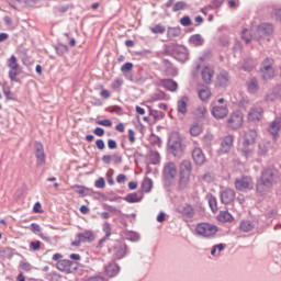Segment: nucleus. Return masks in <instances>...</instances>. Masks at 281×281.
<instances>
[{
  "label": "nucleus",
  "instance_id": "obj_1",
  "mask_svg": "<svg viewBox=\"0 0 281 281\" xmlns=\"http://www.w3.org/2000/svg\"><path fill=\"white\" fill-rule=\"evenodd\" d=\"M276 181H278V176H277L276 169H271V168L265 169L261 172L260 180L257 183L258 194H260L262 196L266 193H268L269 190H271V188H273V183H276Z\"/></svg>",
  "mask_w": 281,
  "mask_h": 281
},
{
  "label": "nucleus",
  "instance_id": "obj_2",
  "mask_svg": "<svg viewBox=\"0 0 281 281\" xmlns=\"http://www.w3.org/2000/svg\"><path fill=\"white\" fill-rule=\"evenodd\" d=\"M192 176V162L190 160H182L178 172V188L186 190L190 186V177Z\"/></svg>",
  "mask_w": 281,
  "mask_h": 281
},
{
  "label": "nucleus",
  "instance_id": "obj_3",
  "mask_svg": "<svg viewBox=\"0 0 281 281\" xmlns=\"http://www.w3.org/2000/svg\"><path fill=\"white\" fill-rule=\"evenodd\" d=\"M168 148L173 157H181V155H183V145L181 144V136L178 132H172L170 134Z\"/></svg>",
  "mask_w": 281,
  "mask_h": 281
},
{
  "label": "nucleus",
  "instance_id": "obj_4",
  "mask_svg": "<svg viewBox=\"0 0 281 281\" xmlns=\"http://www.w3.org/2000/svg\"><path fill=\"white\" fill-rule=\"evenodd\" d=\"M162 179L167 188H170V186L175 183V179H177V165L175 162L169 161L165 164L162 169Z\"/></svg>",
  "mask_w": 281,
  "mask_h": 281
},
{
  "label": "nucleus",
  "instance_id": "obj_5",
  "mask_svg": "<svg viewBox=\"0 0 281 281\" xmlns=\"http://www.w3.org/2000/svg\"><path fill=\"white\" fill-rule=\"evenodd\" d=\"M260 76L262 80H271L276 76V69H273V58L267 57L261 63Z\"/></svg>",
  "mask_w": 281,
  "mask_h": 281
},
{
  "label": "nucleus",
  "instance_id": "obj_6",
  "mask_svg": "<svg viewBox=\"0 0 281 281\" xmlns=\"http://www.w3.org/2000/svg\"><path fill=\"white\" fill-rule=\"evenodd\" d=\"M216 232H218V227L210 223H200L195 227L198 236H203V238H210L211 236H214Z\"/></svg>",
  "mask_w": 281,
  "mask_h": 281
},
{
  "label": "nucleus",
  "instance_id": "obj_7",
  "mask_svg": "<svg viewBox=\"0 0 281 281\" xmlns=\"http://www.w3.org/2000/svg\"><path fill=\"white\" fill-rule=\"evenodd\" d=\"M235 188L239 192H245L247 190H254V179L249 176H243L235 180Z\"/></svg>",
  "mask_w": 281,
  "mask_h": 281
},
{
  "label": "nucleus",
  "instance_id": "obj_8",
  "mask_svg": "<svg viewBox=\"0 0 281 281\" xmlns=\"http://www.w3.org/2000/svg\"><path fill=\"white\" fill-rule=\"evenodd\" d=\"M171 54L173 58L178 60V63H186L190 58L188 48L186 47L175 46L171 50Z\"/></svg>",
  "mask_w": 281,
  "mask_h": 281
},
{
  "label": "nucleus",
  "instance_id": "obj_9",
  "mask_svg": "<svg viewBox=\"0 0 281 281\" xmlns=\"http://www.w3.org/2000/svg\"><path fill=\"white\" fill-rule=\"evenodd\" d=\"M256 137H258V132H256V130H248L244 132V135H243L244 148H249V146H254V144H256Z\"/></svg>",
  "mask_w": 281,
  "mask_h": 281
},
{
  "label": "nucleus",
  "instance_id": "obj_10",
  "mask_svg": "<svg viewBox=\"0 0 281 281\" xmlns=\"http://www.w3.org/2000/svg\"><path fill=\"white\" fill-rule=\"evenodd\" d=\"M125 256H128V246L124 243H119L113 248V259L122 260Z\"/></svg>",
  "mask_w": 281,
  "mask_h": 281
},
{
  "label": "nucleus",
  "instance_id": "obj_11",
  "mask_svg": "<svg viewBox=\"0 0 281 281\" xmlns=\"http://www.w3.org/2000/svg\"><path fill=\"white\" fill-rule=\"evenodd\" d=\"M262 115H265V110L261 106H252L248 111L247 120L248 122H260Z\"/></svg>",
  "mask_w": 281,
  "mask_h": 281
},
{
  "label": "nucleus",
  "instance_id": "obj_12",
  "mask_svg": "<svg viewBox=\"0 0 281 281\" xmlns=\"http://www.w3.org/2000/svg\"><path fill=\"white\" fill-rule=\"evenodd\" d=\"M228 128H240L243 126V114L240 112H234L227 120Z\"/></svg>",
  "mask_w": 281,
  "mask_h": 281
},
{
  "label": "nucleus",
  "instance_id": "obj_13",
  "mask_svg": "<svg viewBox=\"0 0 281 281\" xmlns=\"http://www.w3.org/2000/svg\"><path fill=\"white\" fill-rule=\"evenodd\" d=\"M75 262L68 259H61L57 261V269L64 273H72L76 270Z\"/></svg>",
  "mask_w": 281,
  "mask_h": 281
},
{
  "label": "nucleus",
  "instance_id": "obj_14",
  "mask_svg": "<svg viewBox=\"0 0 281 281\" xmlns=\"http://www.w3.org/2000/svg\"><path fill=\"white\" fill-rule=\"evenodd\" d=\"M266 102H281V85L274 86L266 94Z\"/></svg>",
  "mask_w": 281,
  "mask_h": 281
},
{
  "label": "nucleus",
  "instance_id": "obj_15",
  "mask_svg": "<svg viewBox=\"0 0 281 281\" xmlns=\"http://www.w3.org/2000/svg\"><path fill=\"white\" fill-rule=\"evenodd\" d=\"M254 229H258V221L256 220H243L239 223V231L248 234V232H254Z\"/></svg>",
  "mask_w": 281,
  "mask_h": 281
},
{
  "label": "nucleus",
  "instance_id": "obj_16",
  "mask_svg": "<svg viewBox=\"0 0 281 281\" xmlns=\"http://www.w3.org/2000/svg\"><path fill=\"white\" fill-rule=\"evenodd\" d=\"M220 196L224 205H229V203H233L234 199H236V192L234 191V189H225L221 191Z\"/></svg>",
  "mask_w": 281,
  "mask_h": 281
},
{
  "label": "nucleus",
  "instance_id": "obj_17",
  "mask_svg": "<svg viewBox=\"0 0 281 281\" xmlns=\"http://www.w3.org/2000/svg\"><path fill=\"white\" fill-rule=\"evenodd\" d=\"M232 146H234V136L233 135L225 136L222 139L220 153L222 155L229 153L232 150Z\"/></svg>",
  "mask_w": 281,
  "mask_h": 281
},
{
  "label": "nucleus",
  "instance_id": "obj_18",
  "mask_svg": "<svg viewBox=\"0 0 281 281\" xmlns=\"http://www.w3.org/2000/svg\"><path fill=\"white\" fill-rule=\"evenodd\" d=\"M35 157L37 159V166H43L45 164V149L43 148V143L35 142Z\"/></svg>",
  "mask_w": 281,
  "mask_h": 281
},
{
  "label": "nucleus",
  "instance_id": "obj_19",
  "mask_svg": "<svg viewBox=\"0 0 281 281\" xmlns=\"http://www.w3.org/2000/svg\"><path fill=\"white\" fill-rule=\"evenodd\" d=\"M227 113H229L227 105H215L212 109V115L215 120H223L224 117H227Z\"/></svg>",
  "mask_w": 281,
  "mask_h": 281
},
{
  "label": "nucleus",
  "instance_id": "obj_20",
  "mask_svg": "<svg viewBox=\"0 0 281 281\" xmlns=\"http://www.w3.org/2000/svg\"><path fill=\"white\" fill-rule=\"evenodd\" d=\"M280 128H281V117H277L270 123L268 132L272 135L274 139H278L280 135Z\"/></svg>",
  "mask_w": 281,
  "mask_h": 281
},
{
  "label": "nucleus",
  "instance_id": "obj_21",
  "mask_svg": "<svg viewBox=\"0 0 281 281\" xmlns=\"http://www.w3.org/2000/svg\"><path fill=\"white\" fill-rule=\"evenodd\" d=\"M192 159L196 166H203V164H205V155L203 154V149L195 147L192 150Z\"/></svg>",
  "mask_w": 281,
  "mask_h": 281
},
{
  "label": "nucleus",
  "instance_id": "obj_22",
  "mask_svg": "<svg viewBox=\"0 0 281 281\" xmlns=\"http://www.w3.org/2000/svg\"><path fill=\"white\" fill-rule=\"evenodd\" d=\"M201 77L204 85H211L212 78L214 77V68L206 66L201 71Z\"/></svg>",
  "mask_w": 281,
  "mask_h": 281
},
{
  "label": "nucleus",
  "instance_id": "obj_23",
  "mask_svg": "<svg viewBox=\"0 0 281 281\" xmlns=\"http://www.w3.org/2000/svg\"><path fill=\"white\" fill-rule=\"evenodd\" d=\"M188 102H190V98L187 95L181 97L177 102V111L181 113V115H186L188 113Z\"/></svg>",
  "mask_w": 281,
  "mask_h": 281
},
{
  "label": "nucleus",
  "instance_id": "obj_24",
  "mask_svg": "<svg viewBox=\"0 0 281 281\" xmlns=\"http://www.w3.org/2000/svg\"><path fill=\"white\" fill-rule=\"evenodd\" d=\"M105 273L109 276V278H115V276L120 273V266H117L115 261L110 262L108 266H105Z\"/></svg>",
  "mask_w": 281,
  "mask_h": 281
},
{
  "label": "nucleus",
  "instance_id": "obj_25",
  "mask_svg": "<svg viewBox=\"0 0 281 281\" xmlns=\"http://www.w3.org/2000/svg\"><path fill=\"white\" fill-rule=\"evenodd\" d=\"M257 32L259 36L273 34V25L269 23H262L257 27Z\"/></svg>",
  "mask_w": 281,
  "mask_h": 281
},
{
  "label": "nucleus",
  "instance_id": "obj_26",
  "mask_svg": "<svg viewBox=\"0 0 281 281\" xmlns=\"http://www.w3.org/2000/svg\"><path fill=\"white\" fill-rule=\"evenodd\" d=\"M246 85L248 93L256 94L257 91H260V85L258 83V79H256V77L250 78Z\"/></svg>",
  "mask_w": 281,
  "mask_h": 281
},
{
  "label": "nucleus",
  "instance_id": "obj_27",
  "mask_svg": "<svg viewBox=\"0 0 281 281\" xmlns=\"http://www.w3.org/2000/svg\"><path fill=\"white\" fill-rule=\"evenodd\" d=\"M160 82L167 91L175 92L179 89V85L172 79H162Z\"/></svg>",
  "mask_w": 281,
  "mask_h": 281
},
{
  "label": "nucleus",
  "instance_id": "obj_28",
  "mask_svg": "<svg viewBox=\"0 0 281 281\" xmlns=\"http://www.w3.org/2000/svg\"><path fill=\"white\" fill-rule=\"evenodd\" d=\"M77 238H79L81 243H93V240H95V236L91 231H85L83 233L77 234Z\"/></svg>",
  "mask_w": 281,
  "mask_h": 281
},
{
  "label": "nucleus",
  "instance_id": "obj_29",
  "mask_svg": "<svg viewBox=\"0 0 281 281\" xmlns=\"http://www.w3.org/2000/svg\"><path fill=\"white\" fill-rule=\"evenodd\" d=\"M217 86L222 88L229 87V74L227 71H222L217 76Z\"/></svg>",
  "mask_w": 281,
  "mask_h": 281
},
{
  "label": "nucleus",
  "instance_id": "obj_30",
  "mask_svg": "<svg viewBox=\"0 0 281 281\" xmlns=\"http://www.w3.org/2000/svg\"><path fill=\"white\" fill-rule=\"evenodd\" d=\"M122 236L125 240H130L131 243H138L140 238L138 233L133 231H123Z\"/></svg>",
  "mask_w": 281,
  "mask_h": 281
},
{
  "label": "nucleus",
  "instance_id": "obj_31",
  "mask_svg": "<svg viewBox=\"0 0 281 281\" xmlns=\"http://www.w3.org/2000/svg\"><path fill=\"white\" fill-rule=\"evenodd\" d=\"M142 199H144V195L142 193L134 192V193H128L124 198V201H126L127 203H139Z\"/></svg>",
  "mask_w": 281,
  "mask_h": 281
},
{
  "label": "nucleus",
  "instance_id": "obj_32",
  "mask_svg": "<svg viewBox=\"0 0 281 281\" xmlns=\"http://www.w3.org/2000/svg\"><path fill=\"white\" fill-rule=\"evenodd\" d=\"M198 94L200 100H202V102H205L206 100H210V98L212 97V91L210 90V88L204 86L199 90Z\"/></svg>",
  "mask_w": 281,
  "mask_h": 281
},
{
  "label": "nucleus",
  "instance_id": "obj_33",
  "mask_svg": "<svg viewBox=\"0 0 281 281\" xmlns=\"http://www.w3.org/2000/svg\"><path fill=\"white\" fill-rule=\"evenodd\" d=\"M203 133V125L199 124V123H193L190 127V134L193 137H199V135H201Z\"/></svg>",
  "mask_w": 281,
  "mask_h": 281
},
{
  "label": "nucleus",
  "instance_id": "obj_34",
  "mask_svg": "<svg viewBox=\"0 0 281 281\" xmlns=\"http://www.w3.org/2000/svg\"><path fill=\"white\" fill-rule=\"evenodd\" d=\"M218 221H221V223H232L234 221V216L227 211H222L218 215Z\"/></svg>",
  "mask_w": 281,
  "mask_h": 281
},
{
  "label": "nucleus",
  "instance_id": "obj_35",
  "mask_svg": "<svg viewBox=\"0 0 281 281\" xmlns=\"http://www.w3.org/2000/svg\"><path fill=\"white\" fill-rule=\"evenodd\" d=\"M189 41L192 43V45H195V47H201V45L204 43L203 36H201V34L192 35Z\"/></svg>",
  "mask_w": 281,
  "mask_h": 281
},
{
  "label": "nucleus",
  "instance_id": "obj_36",
  "mask_svg": "<svg viewBox=\"0 0 281 281\" xmlns=\"http://www.w3.org/2000/svg\"><path fill=\"white\" fill-rule=\"evenodd\" d=\"M161 100H166V93L162 91H157L150 95L148 102H159Z\"/></svg>",
  "mask_w": 281,
  "mask_h": 281
},
{
  "label": "nucleus",
  "instance_id": "obj_37",
  "mask_svg": "<svg viewBox=\"0 0 281 281\" xmlns=\"http://www.w3.org/2000/svg\"><path fill=\"white\" fill-rule=\"evenodd\" d=\"M142 190L146 193L150 192L153 190V179L145 178L142 182Z\"/></svg>",
  "mask_w": 281,
  "mask_h": 281
},
{
  "label": "nucleus",
  "instance_id": "obj_38",
  "mask_svg": "<svg viewBox=\"0 0 281 281\" xmlns=\"http://www.w3.org/2000/svg\"><path fill=\"white\" fill-rule=\"evenodd\" d=\"M19 74H21L20 68L9 69V80H11V82H20L18 79Z\"/></svg>",
  "mask_w": 281,
  "mask_h": 281
},
{
  "label": "nucleus",
  "instance_id": "obj_39",
  "mask_svg": "<svg viewBox=\"0 0 281 281\" xmlns=\"http://www.w3.org/2000/svg\"><path fill=\"white\" fill-rule=\"evenodd\" d=\"M181 213L187 216L188 218H192V216H194V209H192V205L190 204H186L182 210Z\"/></svg>",
  "mask_w": 281,
  "mask_h": 281
},
{
  "label": "nucleus",
  "instance_id": "obj_40",
  "mask_svg": "<svg viewBox=\"0 0 281 281\" xmlns=\"http://www.w3.org/2000/svg\"><path fill=\"white\" fill-rule=\"evenodd\" d=\"M8 67L9 69H20V65H19V60L16 59V56L12 55L9 59H8Z\"/></svg>",
  "mask_w": 281,
  "mask_h": 281
},
{
  "label": "nucleus",
  "instance_id": "obj_41",
  "mask_svg": "<svg viewBox=\"0 0 281 281\" xmlns=\"http://www.w3.org/2000/svg\"><path fill=\"white\" fill-rule=\"evenodd\" d=\"M76 194H80V196H87V194H89V189L87 187H82V186H75L72 187Z\"/></svg>",
  "mask_w": 281,
  "mask_h": 281
},
{
  "label": "nucleus",
  "instance_id": "obj_42",
  "mask_svg": "<svg viewBox=\"0 0 281 281\" xmlns=\"http://www.w3.org/2000/svg\"><path fill=\"white\" fill-rule=\"evenodd\" d=\"M241 69L244 71H254V69H256V64L254 63V60L248 59L244 63V65L241 66Z\"/></svg>",
  "mask_w": 281,
  "mask_h": 281
},
{
  "label": "nucleus",
  "instance_id": "obj_43",
  "mask_svg": "<svg viewBox=\"0 0 281 281\" xmlns=\"http://www.w3.org/2000/svg\"><path fill=\"white\" fill-rule=\"evenodd\" d=\"M207 201H209V205H210L212 212H217L218 211V206L216 204V196L207 195Z\"/></svg>",
  "mask_w": 281,
  "mask_h": 281
},
{
  "label": "nucleus",
  "instance_id": "obj_44",
  "mask_svg": "<svg viewBox=\"0 0 281 281\" xmlns=\"http://www.w3.org/2000/svg\"><path fill=\"white\" fill-rule=\"evenodd\" d=\"M241 38H243V41H245L246 45H249V43H251V38H254V36L249 33V30L244 29L241 31Z\"/></svg>",
  "mask_w": 281,
  "mask_h": 281
},
{
  "label": "nucleus",
  "instance_id": "obj_45",
  "mask_svg": "<svg viewBox=\"0 0 281 281\" xmlns=\"http://www.w3.org/2000/svg\"><path fill=\"white\" fill-rule=\"evenodd\" d=\"M55 49L58 56H63V54H67L69 52V48L65 44L57 45Z\"/></svg>",
  "mask_w": 281,
  "mask_h": 281
},
{
  "label": "nucleus",
  "instance_id": "obj_46",
  "mask_svg": "<svg viewBox=\"0 0 281 281\" xmlns=\"http://www.w3.org/2000/svg\"><path fill=\"white\" fill-rule=\"evenodd\" d=\"M150 32H153V34H165L166 33V26L161 25V24H157L154 27L150 29Z\"/></svg>",
  "mask_w": 281,
  "mask_h": 281
},
{
  "label": "nucleus",
  "instance_id": "obj_47",
  "mask_svg": "<svg viewBox=\"0 0 281 281\" xmlns=\"http://www.w3.org/2000/svg\"><path fill=\"white\" fill-rule=\"evenodd\" d=\"M195 115L198 117H205L207 115V109L204 105H200L195 110Z\"/></svg>",
  "mask_w": 281,
  "mask_h": 281
},
{
  "label": "nucleus",
  "instance_id": "obj_48",
  "mask_svg": "<svg viewBox=\"0 0 281 281\" xmlns=\"http://www.w3.org/2000/svg\"><path fill=\"white\" fill-rule=\"evenodd\" d=\"M149 159L154 166H157V164H159L160 160L159 153L151 151L149 155Z\"/></svg>",
  "mask_w": 281,
  "mask_h": 281
},
{
  "label": "nucleus",
  "instance_id": "obj_49",
  "mask_svg": "<svg viewBox=\"0 0 281 281\" xmlns=\"http://www.w3.org/2000/svg\"><path fill=\"white\" fill-rule=\"evenodd\" d=\"M258 153L259 155H267L269 153V143H260Z\"/></svg>",
  "mask_w": 281,
  "mask_h": 281
},
{
  "label": "nucleus",
  "instance_id": "obj_50",
  "mask_svg": "<svg viewBox=\"0 0 281 281\" xmlns=\"http://www.w3.org/2000/svg\"><path fill=\"white\" fill-rule=\"evenodd\" d=\"M103 232L105 234V238H109L111 236L112 228H111V224L109 222H105L103 224Z\"/></svg>",
  "mask_w": 281,
  "mask_h": 281
},
{
  "label": "nucleus",
  "instance_id": "obj_51",
  "mask_svg": "<svg viewBox=\"0 0 281 281\" xmlns=\"http://www.w3.org/2000/svg\"><path fill=\"white\" fill-rule=\"evenodd\" d=\"M186 5H187L186 2L179 1V2H177V3L173 5L172 11H173V12H179L180 10H184Z\"/></svg>",
  "mask_w": 281,
  "mask_h": 281
},
{
  "label": "nucleus",
  "instance_id": "obj_52",
  "mask_svg": "<svg viewBox=\"0 0 281 281\" xmlns=\"http://www.w3.org/2000/svg\"><path fill=\"white\" fill-rule=\"evenodd\" d=\"M180 23H181V25H183V27H188V26L192 25V20L190 19V16L186 15V16L181 18Z\"/></svg>",
  "mask_w": 281,
  "mask_h": 281
},
{
  "label": "nucleus",
  "instance_id": "obj_53",
  "mask_svg": "<svg viewBox=\"0 0 281 281\" xmlns=\"http://www.w3.org/2000/svg\"><path fill=\"white\" fill-rule=\"evenodd\" d=\"M131 69H133V63H125V64L121 67L122 74H128V71H131Z\"/></svg>",
  "mask_w": 281,
  "mask_h": 281
},
{
  "label": "nucleus",
  "instance_id": "obj_54",
  "mask_svg": "<svg viewBox=\"0 0 281 281\" xmlns=\"http://www.w3.org/2000/svg\"><path fill=\"white\" fill-rule=\"evenodd\" d=\"M104 210H106L108 212H112L113 214H122V211L119 210L117 207L115 206H111V205H104Z\"/></svg>",
  "mask_w": 281,
  "mask_h": 281
},
{
  "label": "nucleus",
  "instance_id": "obj_55",
  "mask_svg": "<svg viewBox=\"0 0 281 281\" xmlns=\"http://www.w3.org/2000/svg\"><path fill=\"white\" fill-rule=\"evenodd\" d=\"M97 124H99V126H108V127L113 126V122H111V120L109 119L97 121Z\"/></svg>",
  "mask_w": 281,
  "mask_h": 281
},
{
  "label": "nucleus",
  "instance_id": "obj_56",
  "mask_svg": "<svg viewBox=\"0 0 281 281\" xmlns=\"http://www.w3.org/2000/svg\"><path fill=\"white\" fill-rule=\"evenodd\" d=\"M272 18L276 19V21H279V23H281V9H274L272 11Z\"/></svg>",
  "mask_w": 281,
  "mask_h": 281
},
{
  "label": "nucleus",
  "instance_id": "obj_57",
  "mask_svg": "<svg viewBox=\"0 0 281 281\" xmlns=\"http://www.w3.org/2000/svg\"><path fill=\"white\" fill-rule=\"evenodd\" d=\"M95 188L102 189L106 187V182L104 181V178H99L95 182H94Z\"/></svg>",
  "mask_w": 281,
  "mask_h": 281
},
{
  "label": "nucleus",
  "instance_id": "obj_58",
  "mask_svg": "<svg viewBox=\"0 0 281 281\" xmlns=\"http://www.w3.org/2000/svg\"><path fill=\"white\" fill-rule=\"evenodd\" d=\"M31 232H33V234H41V225L33 223L31 224Z\"/></svg>",
  "mask_w": 281,
  "mask_h": 281
},
{
  "label": "nucleus",
  "instance_id": "obj_59",
  "mask_svg": "<svg viewBox=\"0 0 281 281\" xmlns=\"http://www.w3.org/2000/svg\"><path fill=\"white\" fill-rule=\"evenodd\" d=\"M111 113H115L116 115H124V110L121 106L115 105L112 108Z\"/></svg>",
  "mask_w": 281,
  "mask_h": 281
},
{
  "label": "nucleus",
  "instance_id": "obj_60",
  "mask_svg": "<svg viewBox=\"0 0 281 281\" xmlns=\"http://www.w3.org/2000/svg\"><path fill=\"white\" fill-rule=\"evenodd\" d=\"M243 153L246 159H249V157L254 155V150H251L249 147H244Z\"/></svg>",
  "mask_w": 281,
  "mask_h": 281
},
{
  "label": "nucleus",
  "instance_id": "obj_61",
  "mask_svg": "<svg viewBox=\"0 0 281 281\" xmlns=\"http://www.w3.org/2000/svg\"><path fill=\"white\" fill-rule=\"evenodd\" d=\"M149 115L154 117V120H159V117H161V112L156 110H149Z\"/></svg>",
  "mask_w": 281,
  "mask_h": 281
},
{
  "label": "nucleus",
  "instance_id": "obj_62",
  "mask_svg": "<svg viewBox=\"0 0 281 281\" xmlns=\"http://www.w3.org/2000/svg\"><path fill=\"white\" fill-rule=\"evenodd\" d=\"M31 248L33 251H38V249H41V241L36 240V241H32L31 244Z\"/></svg>",
  "mask_w": 281,
  "mask_h": 281
},
{
  "label": "nucleus",
  "instance_id": "obj_63",
  "mask_svg": "<svg viewBox=\"0 0 281 281\" xmlns=\"http://www.w3.org/2000/svg\"><path fill=\"white\" fill-rule=\"evenodd\" d=\"M3 93L7 98V100H14V94L12 93V91H10V89H3Z\"/></svg>",
  "mask_w": 281,
  "mask_h": 281
},
{
  "label": "nucleus",
  "instance_id": "obj_64",
  "mask_svg": "<svg viewBox=\"0 0 281 281\" xmlns=\"http://www.w3.org/2000/svg\"><path fill=\"white\" fill-rule=\"evenodd\" d=\"M112 161L114 164H122V156H120L117 154L112 155Z\"/></svg>",
  "mask_w": 281,
  "mask_h": 281
}]
</instances>
